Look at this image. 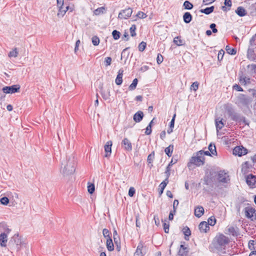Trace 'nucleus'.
Listing matches in <instances>:
<instances>
[{"instance_id":"nucleus-55","label":"nucleus","mask_w":256,"mask_h":256,"mask_svg":"<svg viewBox=\"0 0 256 256\" xmlns=\"http://www.w3.org/2000/svg\"><path fill=\"white\" fill-rule=\"evenodd\" d=\"M154 152H153L152 154L148 156L147 160L148 163H151L152 162L154 158Z\"/></svg>"},{"instance_id":"nucleus-33","label":"nucleus","mask_w":256,"mask_h":256,"mask_svg":"<svg viewBox=\"0 0 256 256\" xmlns=\"http://www.w3.org/2000/svg\"><path fill=\"white\" fill-rule=\"evenodd\" d=\"M174 145L170 144L168 147L165 148L164 152L168 157H170L172 156L174 150Z\"/></svg>"},{"instance_id":"nucleus-24","label":"nucleus","mask_w":256,"mask_h":256,"mask_svg":"<svg viewBox=\"0 0 256 256\" xmlns=\"http://www.w3.org/2000/svg\"><path fill=\"white\" fill-rule=\"evenodd\" d=\"M239 80H240V83L242 85H244V86L248 84H250V82H251L250 79V78L246 77L245 76H240Z\"/></svg>"},{"instance_id":"nucleus-20","label":"nucleus","mask_w":256,"mask_h":256,"mask_svg":"<svg viewBox=\"0 0 256 256\" xmlns=\"http://www.w3.org/2000/svg\"><path fill=\"white\" fill-rule=\"evenodd\" d=\"M124 70L122 69H120L116 78L115 80V82L117 85H120L122 82V76H123Z\"/></svg>"},{"instance_id":"nucleus-32","label":"nucleus","mask_w":256,"mask_h":256,"mask_svg":"<svg viewBox=\"0 0 256 256\" xmlns=\"http://www.w3.org/2000/svg\"><path fill=\"white\" fill-rule=\"evenodd\" d=\"M66 6L65 8H64V6H58L59 7V12L58 14V15L59 16L61 15L62 16H63L66 12L70 8V6H68L67 4H66Z\"/></svg>"},{"instance_id":"nucleus-52","label":"nucleus","mask_w":256,"mask_h":256,"mask_svg":"<svg viewBox=\"0 0 256 256\" xmlns=\"http://www.w3.org/2000/svg\"><path fill=\"white\" fill-rule=\"evenodd\" d=\"M136 16L140 18H146L147 16L145 13L143 12H142L139 11L137 13Z\"/></svg>"},{"instance_id":"nucleus-13","label":"nucleus","mask_w":256,"mask_h":256,"mask_svg":"<svg viewBox=\"0 0 256 256\" xmlns=\"http://www.w3.org/2000/svg\"><path fill=\"white\" fill-rule=\"evenodd\" d=\"M246 184L249 186H253L256 182V176L252 174H250L246 177Z\"/></svg>"},{"instance_id":"nucleus-38","label":"nucleus","mask_w":256,"mask_h":256,"mask_svg":"<svg viewBox=\"0 0 256 256\" xmlns=\"http://www.w3.org/2000/svg\"><path fill=\"white\" fill-rule=\"evenodd\" d=\"M138 80L137 78H134L133 81H132V82L131 84L128 87V89L130 90H134L136 87V86L138 84Z\"/></svg>"},{"instance_id":"nucleus-57","label":"nucleus","mask_w":256,"mask_h":256,"mask_svg":"<svg viewBox=\"0 0 256 256\" xmlns=\"http://www.w3.org/2000/svg\"><path fill=\"white\" fill-rule=\"evenodd\" d=\"M198 152H201V155L202 156L203 158H204V155L208 156H212V154H210L209 151H204L203 150H200Z\"/></svg>"},{"instance_id":"nucleus-26","label":"nucleus","mask_w":256,"mask_h":256,"mask_svg":"<svg viewBox=\"0 0 256 256\" xmlns=\"http://www.w3.org/2000/svg\"><path fill=\"white\" fill-rule=\"evenodd\" d=\"M183 20L185 23L188 24L192 20V16L190 12H186L183 15Z\"/></svg>"},{"instance_id":"nucleus-9","label":"nucleus","mask_w":256,"mask_h":256,"mask_svg":"<svg viewBox=\"0 0 256 256\" xmlns=\"http://www.w3.org/2000/svg\"><path fill=\"white\" fill-rule=\"evenodd\" d=\"M246 216L251 218L252 220L256 219V210L252 206H247L244 208Z\"/></svg>"},{"instance_id":"nucleus-60","label":"nucleus","mask_w":256,"mask_h":256,"mask_svg":"<svg viewBox=\"0 0 256 256\" xmlns=\"http://www.w3.org/2000/svg\"><path fill=\"white\" fill-rule=\"evenodd\" d=\"M210 28L212 29V32L216 33L218 32V30L216 28V24H211Z\"/></svg>"},{"instance_id":"nucleus-11","label":"nucleus","mask_w":256,"mask_h":256,"mask_svg":"<svg viewBox=\"0 0 256 256\" xmlns=\"http://www.w3.org/2000/svg\"><path fill=\"white\" fill-rule=\"evenodd\" d=\"M20 86L18 84L6 86L2 88V92L5 94H14L19 92Z\"/></svg>"},{"instance_id":"nucleus-1","label":"nucleus","mask_w":256,"mask_h":256,"mask_svg":"<svg viewBox=\"0 0 256 256\" xmlns=\"http://www.w3.org/2000/svg\"><path fill=\"white\" fill-rule=\"evenodd\" d=\"M76 161L72 156H66L61 162V172L64 176L71 175L76 170Z\"/></svg>"},{"instance_id":"nucleus-43","label":"nucleus","mask_w":256,"mask_h":256,"mask_svg":"<svg viewBox=\"0 0 256 256\" xmlns=\"http://www.w3.org/2000/svg\"><path fill=\"white\" fill-rule=\"evenodd\" d=\"M112 36L114 40H117L120 38V33L117 30H114L112 32Z\"/></svg>"},{"instance_id":"nucleus-31","label":"nucleus","mask_w":256,"mask_h":256,"mask_svg":"<svg viewBox=\"0 0 256 256\" xmlns=\"http://www.w3.org/2000/svg\"><path fill=\"white\" fill-rule=\"evenodd\" d=\"M176 116V114H174V115L173 116L170 122L169 128L167 130V132L168 134H171L173 131V128H174Z\"/></svg>"},{"instance_id":"nucleus-61","label":"nucleus","mask_w":256,"mask_h":256,"mask_svg":"<svg viewBox=\"0 0 256 256\" xmlns=\"http://www.w3.org/2000/svg\"><path fill=\"white\" fill-rule=\"evenodd\" d=\"M224 54V52L223 50H220L219 51L218 58V60H222L223 58Z\"/></svg>"},{"instance_id":"nucleus-15","label":"nucleus","mask_w":256,"mask_h":256,"mask_svg":"<svg viewBox=\"0 0 256 256\" xmlns=\"http://www.w3.org/2000/svg\"><path fill=\"white\" fill-rule=\"evenodd\" d=\"M122 146L124 147V150L127 151H131L132 150V144L130 142L127 138H124L122 142Z\"/></svg>"},{"instance_id":"nucleus-17","label":"nucleus","mask_w":256,"mask_h":256,"mask_svg":"<svg viewBox=\"0 0 256 256\" xmlns=\"http://www.w3.org/2000/svg\"><path fill=\"white\" fill-rule=\"evenodd\" d=\"M198 228L201 232H206L210 230V226L206 222H202L198 225Z\"/></svg>"},{"instance_id":"nucleus-41","label":"nucleus","mask_w":256,"mask_h":256,"mask_svg":"<svg viewBox=\"0 0 256 256\" xmlns=\"http://www.w3.org/2000/svg\"><path fill=\"white\" fill-rule=\"evenodd\" d=\"M207 223L208 224V226H209L210 225L212 226H214L216 223V220L214 216H212L209 218L208 220Z\"/></svg>"},{"instance_id":"nucleus-16","label":"nucleus","mask_w":256,"mask_h":256,"mask_svg":"<svg viewBox=\"0 0 256 256\" xmlns=\"http://www.w3.org/2000/svg\"><path fill=\"white\" fill-rule=\"evenodd\" d=\"M112 142L111 140L108 141L104 145V151L106 153L105 156L108 157L110 156L112 153Z\"/></svg>"},{"instance_id":"nucleus-40","label":"nucleus","mask_w":256,"mask_h":256,"mask_svg":"<svg viewBox=\"0 0 256 256\" xmlns=\"http://www.w3.org/2000/svg\"><path fill=\"white\" fill-rule=\"evenodd\" d=\"M88 190L90 194H92L95 190V186L94 184L88 183Z\"/></svg>"},{"instance_id":"nucleus-42","label":"nucleus","mask_w":256,"mask_h":256,"mask_svg":"<svg viewBox=\"0 0 256 256\" xmlns=\"http://www.w3.org/2000/svg\"><path fill=\"white\" fill-rule=\"evenodd\" d=\"M105 11V8L104 7H100L95 10L94 13L95 15H99L100 14H104Z\"/></svg>"},{"instance_id":"nucleus-54","label":"nucleus","mask_w":256,"mask_h":256,"mask_svg":"<svg viewBox=\"0 0 256 256\" xmlns=\"http://www.w3.org/2000/svg\"><path fill=\"white\" fill-rule=\"evenodd\" d=\"M6 225L4 224H0V228H2L4 229V232H6L7 235L8 233H10L11 230L8 228H6Z\"/></svg>"},{"instance_id":"nucleus-29","label":"nucleus","mask_w":256,"mask_h":256,"mask_svg":"<svg viewBox=\"0 0 256 256\" xmlns=\"http://www.w3.org/2000/svg\"><path fill=\"white\" fill-rule=\"evenodd\" d=\"M208 151L210 152V154L212 156H216L217 155V152L216 150V146L214 144L211 142L208 147Z\"/></svg>"},{"instance_id":"nucleus-6","label":"nucleus","mask_w":256,"mask_h":256,"mask_svg":"<svg viewBox=\"0 0 256 256\" xmlns=\"http://www.w3.org/2000/svg\"><path fill=\"white\" fill-rule=\"evenodd\" d=\"M24 244L20 237L18 234H15L10 240L8 244L11 248L19 251L21 248V246Z\"/></svg>"},{"instance_id":"nucleus-18","label":"nucleus","mask_w":256,"mask_h":256,"mask_svg":"<svg viewBox=\"0 0 256 256\" xmlns=\"http://www.w3.org/2000/svg\"><path fill=\"white\" fill-rule=\"evenodd\" d=\"M144 248L143 243L140 242H139L136 250L134 254V256H144V254H143L142 249Z\"/></svg>"},{"instance_id":"nucleus-56","label":"nucleus","mask_w":256,"mask_h":256,"mask_svg":"<svg viewBox=\"0 0 256 256\" xmlns=\"http://www.w3.org/2000/svg\"><path fill=\"white\" fill-rule=\"evenodd\" d=\"M104 63L106 66H110L112 63V58L110 57H106L104 60Z\"/></svg>"},{"instance_id":"nucleus-39","label":"nucleus","mask_w":256,"mask_h":256,"mask_svg":"<svg viewBox=\"0 0 256 256\" xmlns=\"http://www.w3.org/2000/svg\"><path fill=\"white\" fill-rule=\"evenodd\" d=\"M228 232L234 236H237L238 235V232L234 226H230L228 229Z\"/></svg>"},{"instance_id":"nucleus-2","label":"nucleus","mask_w":256,"mask_h":256,"mask_svg":"<svg viewBox=\"0 0 256 256\" xmlns=\"http://www.w3.org/2000/svg\"><path fill=\"white\" fill-rule=\"evenodd\" d=\"M230 242L228 237L223 234L216 236L214 239L212 246L220 254H226V247Z\"/></svg>"},{"instance_id":"nucleus-28","label":"nucleus","mask_w":256,"mask_h":256,"mask_svg":"<svg viewBox=\"0 0 256 256\" xmlns=\"http://www.w3.org/2000/svg\"><path fill=\"white\" fill-rule=\"evenodd\" d=\"M236 13L240 16H244L246 14V10L242 6H238L236 10Z\"/></svg>"},{"instance_id":"nucleus-37","label":"nucleus","mask_w":256,"mask_h":256,"mask_svg":"<svg viewBox=\"0 0 256 256\" xmlns=\"http://www.w3.org/2000/svg\"><path fill=\"white\" fill-rule=\"evenodd\" d=\"M183 6L185 9L188 10H192L194 7L192 4L188 0H186L184 2V3L183 4Z\"/></svg>"},{"instance_id":"nucleus-62","label":"nucleus","mask_w":256,"mask_h":256,"mask_svg":"<svg viewBox=\"0 0 256 256\" xmlns=\"http://www.w3.org/2000/svg\"><path fill=\"white\" fill-rule=\"evenodd\" d=\"M169 224L166 223V222H164V224H163V228H164V232L166 233H168V230H169Z\"/></svg>"},{"instance_id":"nucleus-35","label":"nucleus","mask_w":256,"mask_h":256,"mask_svg":"<svg viewBox=\"0 0 256 256\" xmlns=\"http://www.w3.org/2000/svg\"><path fill=\"white\" fill-rule=\"evenodd\" d=\"M173 42L178 46H181L184 44V41L180 39V36H176L174 38Z\"/></svg>"},{"instance_id":"nucleus-49","label":"nucleus","mask_w":256,"mask_h":256,"mask_svg":"<svg viewBox=\"0 0 256 256\" xmlns=\"http://www.w3.org/2000/svg\"><path fill=\"white\" fill-rule=\"evenodd\" d=\"M198 86H199V83L198 82H193L192 84L190 86V90H193L194 91H196L198 88Z\"/></svg>"},{"instance_id":"nucleus-23","label":"nucleus","mask_w":256,"mask_h":256,"mask_svg":"<svg viewBox=\"0 0 256 256\" xmlns=\"http://www.w3.org/2000/svg\"><path fill=\"white\" fill-rule=\"evenodd\" d=\"M247 57L252 61L256 60V54L254 53V50L252 49L248 48L247 52Z\"/></svg>"},{"instance_id":"nucleus-36","label":"nucleus","mask_w":256,"mask_h":256,"mask_svg":"<svg viewBox=\"0 0 256 256\" xmlns=\"http://www.w3.org/2000/svg\"><path fill=\"white\" fill-rule=\"evenodd\" d=\"M226 50L228 54L231 55H234L236 53V48H231L228 46H226Z\"/></svg>"},{"instance_id":"nucleus-5","label":"nucleus","mask_w":256,"mask_h":256,"mask_svg":"<svg viewBox=\"0 0 256 256\" xmlns=\"http://www.w3.org/2000/svg\"><path fill=\"white\" fill-rule=\"evenodd\" d=\"M227 112L230 117L232 120L240 124L242 123L245 125H248L249 122L246 120V118L240 114L236 112L232 108H229L227 109Z\"/></svg>"},{"instance_id":"nucleus-27","label":"nucleus","mask_w":256,"mask_h":256,"mask_svg":"<svg viewBox=\"0 0 256 256\" xmlns=\"http://www.w3.org/2000/svg\"><path fill=\"white\" fill-rule=\"evenodd\" d=\"M106 246L108 251L112 252L114 250V246L112 238L106 239Z\"/></svg>"},{"instance_id":"nucleus-22","label":"nucleus","mask_w":256,"mask_h":256,"mask_svg":"<svg viewBox=\"0 0 256 256\" xmlns=\"http://www.w3.org/2000/svg\"><path fill=\"white\" fill-rule=\"evenodd\" d=\"M204 214V208L202 206H198L194 209V215L197 218L201 217Z\"/></svg>"},{"instance_id":"nucleus-58","label":"nucleus","mask_w":256,"mask_h":256,"mask_svg":"<svg viewBox=\"0 0 256 256\" xmlns=\"http://www.w3.org/2000/svg\"><path fill=\"white\" fill-rule=\"evenodd\" d=\"M256 242L254 240H250L248 242V247L250 250L254 249Z\"/></svg>"},{"instance_id":"nucleus-44","label":"nucleus","mask_w":256,"mask_h":256,"mask_svg":"<svg viewBox=\"0 0 256 256\" xmlns=\"http://www.w3.org/2000/svg\"><path fill=\"white\" fill-rule=\"evenodd\" d=\"M18 52L16 48H15L9 52L8 56L9 57L16 58L18 56Z\"/></svg>"},{"instance_id":"nucleus-50","label":"nucleus","mask_w":256,"mask_h":256,"mask_svg":"<svg viewBox=\"0 0 256 256\" xmlns=\"http://www.w3.org/2000/svg\"><path fill=\"white\" fill-rule=\"evenodd\" d=\"M146 44L144 42H142L138 45V50L140 52H143L146 48Z\"/></svg>"},{"instance_id":"nucleus-45","label":"nucleus","mask_w":256,"mask_h":256,"mask_svg":"<svg viewBox=\"0 0 256 256\" xmlns=\"http://www.w3.org/2000/svg\"><path fill=\"white\" fill-rule=\"evenodd\" d=\"M136 26L135 24H132L130 28V34L132 36H135L136 34Z\"/></svg>"},{"instance_id":"nucleus-14","label":"nucleus","mask_w":256,"mask_h":256,"mask_svg":"<svg viewBox=\"0 0 256 256\" xmlns=\"http://www.w3.org/2000/svg\"><path fill=\"white\" fill-rule=\"evenodd\" d=\"M189 252V248L186 246L184 244H180V248L178 252L180 256H187Z\"/></svg>"},{"instance_id":"nucleus-3","label":"nucleus","mask_w":256,"mask_h":256,"mask_svg":"<svg viewBox=\"0 0 256 256\" xmlns=\"http://www.w3.org/2000/svg\"><path fill=\"white\" fill-rule=\"evenodd\" d=\"M205 163V158H203L201 155V152H197L194 153L193 156L190 159V161L188 163L187 166L190 168L192 165L196 166H200L204 165Z\"/></svg>"},{"instance_id":"nucleus-4","label":"nucleus","mask_w":256,"mask_h":256,"mask_svg":"<svg viewBox=\"0 0 256 256\" xmlns=\"http://www.w3.org/2000/svg\"><path fill=\"white\" fill-rule=\"evenodd\" d=\"M178 161V158H176V156H173L172 158L171 161L168 164V166L166 168V170L165 172V174L166 175V178L162 182L160 183V184L159 186V187L160 188V190H159V194L160 196L164 192V189L165 188L168 182V178L170 174V166L176 164Z\"/></svg>"},{"instance_id":"nucleus-30","label":"nucleus","mask_w":256,"mask_h":256,"mask_svg":"<svg viewBox=\"0 0 256 256\" xmlns=\"http://www.w3.org/2000/svg\"><path fill=\"white\" fill-rule=\"evenodd\" d=\"M214 6H212L210 7H207L204 9H201L200 10V12L201 13L204 14H210L214 12Z\"/></svg>"},{"instance_id":"nucleus-10","label":"nucleus","mask_w":256,"mask_h":256,"mask_svg":"<svg viewBox=\"0 0 256 256\" xmlns=\"http://www.w3.org/2000/svg\"><path fill=\"white\" fill-rule=\"evenodd\" d=\"M132 10L130 8L121 10L118 14V18L120 20L127 19L132 16Z\"/></svg>"},{"instance_id":"nucleus-19","label":"nucleus","mask_w":256,"mask_h":256,"mask_svg":"<svg viewBox=\"0 0 256 256\" xmlns=\"http://www.w3.org/2000/svg\"><path fill=\"white\" fill-rule=\"evenodd\" d=\"M144 116V115L143 112L142 111L139 110L134 115V120L136 122H140L143 119Z\"/></svg>"},{"instance_id":"nucleus-59","label":"nucleus","mask_w":256,"mask_h":256,"mask_svg":"<svg viewBox=\"0 0 256 256\" xmlns=\"http://www.w3.org/2000/svg\"><path fill=\"white\" fill-rule=\"evenodd\" d=\"M136 190L134 188L130 187L128 190V196L132 197L134 196Z\"/></svg>"},{"instance_id":"nucleus-7","label":"nucleus","mask_w":256,"mask_h":256,"mask_svg":"<svg viewBox=\"0 0 256 256\" xmlns=\"http://www.w3.org/2000/svg\"><path fill=\"white\" fill-rule=\"evenodd\" d=\"M251 102L252 99L250 97L240 94L237 96L236 104L239 106L248 107Z\"/></svg>"},{"instance_id":"nucleus-12","label":"nucleus","mask_w":256,"mask_h":256,"mask_svg":"<svg viewBox=\"0 0 256 256\" xmlns=\"http://www.w3.org/2000/svg\"><path fill=\"white\" fill-rule=\"evenodd\" d=\"M248 153V150L243 146H238L233 150V154L239 156H244Z\"/></svg>"},{"instance_id":"nucleus-21","label":"nucleus","mask_w":256,"mask_h":256,"mask_svg":"<svg viewBox=\"0 0 256 256\" xmlns=\"http://www.w3.org/2000/svg\"><path fill=\"white\" fill-rule=\"evenodd\" d=\"M7 241L6 234V232H2L0 234V246L2 247L6 246Z\"/></svg>"},{"instance_id":"nucleus-63","label":"nucleus","mask_w":256,"mask_h":256,"mask_svg":"<svg viewBox=\"0 0 256 256\" xmlns=\"http://www.w3.org/2000/svg\"><path fill=\"white\" fill-rule=\"evenodd\" d=\"M248 68H250L252 71H254V74H256V64H252L248 66Z\"/></svg>"},{"instance_id":"nucleus-46","label":"nucleus","mask_w":256,"mask_h":256,"mask_svg":"<svg viewBox=\"0 0 256 256\" xmlns=\"http://www.w3.org/2000/svg\"><path fill=\"white\" fill-rule=\"evenodd\" d=\"M102 234L104 238H110V230L107 228H104L102 230Z\"/></svg>"},{"instance_id":"nucleus-25","label":"nucleus","mask_w":256,"mask_h":256,"mask_svg":"<svg viewBox=\"0 0 256 256\" xmlns=\"http://www.w3.org/2000/svg\"><path fill=\"white\" fill-rule=\"evenodd\" d=\"M215 123L217 131L221 130L224 126L222 119L220 118H218L215 120Z\"/></svg>"},{"instance_id":"nucleus-48","label":"nucleus","mask_w":256,"mask_h":256,"mask_svg":"<svg viewBox=\"0 0 256 256\" xmlns=\"http://www.w3.org/2000/svg\"><path fill=\"white\" fill-rule=\"evenodd\" d=\"M182 231L184 234L186 236H188L191 234V232L190 229L186 226L184 228Z\"/></svg>"},{"instance_id":"nucleus-51","label":"nucleus","mask_w":256,"mask_h":256,"mask_svg":"<svg viewBox=\"0 0 256 256\" xmlns=\"http://www.w3.org/2000/svg\"><path fill=\"white\" fill-rule=\"evenodd\" d=\"M92 44L96 46L98 45L100 43V39L97 36H94L92 38Z\"/></svg>"},{"instance_id":"nucleus-8","label":"nucleus","mask_w":256,"mask_h":256,"mask_svg":"<svg viewBox=\"0 0 256 256\" xmlns=\"http://www.w3.org/2000/svg\"><path fill=\"white\" fill-rule=\"evenodd\" d=\"M218 180L220 183L227 184L230 182V178L228 174L224 170H220L218 173Z\"/></svg>"},{"instance_id":"nucleus-53","label":"nucleus","mask_w":256,"mask_h":256,"mask_svg":"<svg viewBox=\"0 0 256 256\" xmlns=\"http://www.w3.org/2000/svg\"><path fill=\"white\" fill-rule=\"evenodd\" d=\"M164 60V58L163 56L160 54H158L156 58V62L158 64H160Z\"/></svg>"},{"instance_id":"nucleus-34","label":"nucleus","mask_w":256,"mask_h":256,"mask_svg":"<svg viewBox=\"0 0 256 256\" xmlns=\"http://www.w3.org/2000/svg\"><path fill=\"white\" fill-rule=\"evenodd\" d=\"M154 120H155V118H153V119L151 120V122L149 123V124L147 126V127L146 129V132H145L146 134L150 135L151 134L152 132V124L154 123Z\"/></svg>"},{"instance_id":"nucleus-64","label":"nucleus","mask_w":256,"mask_h":256,"mask_svg":"<svg viewBox=\"0 0 256 256\" xmlns=\"http://www.w3.org/2000/svg\"><path fill=\"white\" fill-rule=\"evenodd\" d=\"M233 88L236 90L238 92L243 91V89L238 84H236L233 86Z\"/></svg>"},{"instance_id":"nucleus-47","label":"nucleus","mask_w":256,"mask_h":256,"mask_svg":"<svg viewBox=\"0 0 256 256\" xmlns=\"http://www.w3.org/2000/svg\"><path fill=\"white\" fill-rule=\"evenodd\" d=\"M0 204L6 206L9 203V199L6 197L4 196L0 199Z\"/></svg>"}]
</instances>
